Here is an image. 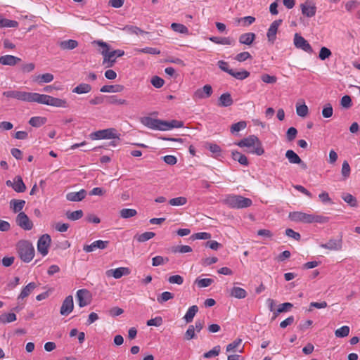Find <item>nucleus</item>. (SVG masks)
<instances>
[{
    "mask_svg": "<svg viewBox=\"0 0 360 360\" xmlns=\"http://www.w3.org/2000/svg\"><path fill=\"white\" fill-rule=\"evenodd\" d=\"M15 222L18 226L26 231L31 230L33 227L32 221L25 212L18 213L15 218Z\"/></svg>",
    "mask_w": 360,
    "mask_h": 360,
    "instance_id": "nucleus-7",
    "label": "nucleus"
},
{
    "mask_svg": "<svg viewBox=\"0 0 360 360\" xmlns=\"http://www.w3.org/2000/svg\"><path fill=\"white\" fill-rule=\"evenodd\" d=\"M285 158L291 164L301 163L302 160L299 155L292 150H288L285 153Z\"/></svg>",
    "mask_w": 360,
    "mask_h": 360,
    "instance_id": "nucleus-34",
    "label": "nucleus"
},
{
    "mask_svg": "<svg viewBox=\"0 0 360 360\" xmlns=\"http://www.w3.org/2000/svg\"><path fill=\"white\" fill-rule=\"evenodd\" d=\"M333 107L330 103L326 104L322 110V115L325 118H329L333 115Z\"/></svg>",
    "mask_w": 360,
    "mask_h": 360,
    "instance_id": "nucleus-63",
    "label": "nucleus"
},
{
    "mask_svg": "<svg viewBox=\"0 0 360 360\" xmlns=\"http://www.w3.org/2000/svg\"><path fill=\"white\" fill-rule=\"evenodd\" d=\"M73 309V297L72 295H68L65 297L62 303V306L60 309V314L62 316H68L72 311Z\"/></svg>",
    "mask_w": 360,
    "mask_h": 360,
    "instance_id": "nucleus-12",
    "label": "nucleus"
},
{
    "mask_svg": "<svg viewBox=\"0 0 360 360\" xmlns=\"http://www.w3.org/2000/svg\"><path fill=\"white\" fill-rule=\"evenodd\" d=\"M236 144L241 148L253 147V150L251 151V153L257 155H262L264 153V149L262 146V143L258 137L255 135H250L249 136L239 141Z\"/></svg>",
    "mask_w": 360,
    "mask_h": 360,
    "instance_id": "nucleus-1",
    "label": "nucleus"
},
{
    "mask_svg": "<svg viewBox=\"0 0 360 360\" xmlns=\"http://www.w3.org/2000/svg\"><path fill=\"white\" fill-rule=\"evenodd\" d=\"M137 214L135 209L124 208L120 211V215L122 218L128 219Z\"/></svg>",
    "mask_w": 360,
    "mask_h": 360,
    "instance_id": "nucleus-44",
    "label": "nucleus"
},
{
    "mask_svg": "<svg viewBox=\"0 0 360 360\" xmlns=\"http://www.w3.org/2000/svg\"><path fill=\"white\" fill-rule=\"evenodd\" d=\"M172 251L174 253H186L192 252V248L188 245H177L173 247Z\"/></svg>",
    "mask_w": 360,
    "mask_h": 360,
    "instance_id": "nucleus-54",
    "label": "nucleus"
},
{
    "mask_svg": "<svg viewBox=\"0 0 360 360\" xmlns=\"http://www.w3.org/2000/svg\"><path fill=\"white\" fill-rule=\"evenodd\" d=\"M214 282L212 278H202L196 279L195 283L198 285L199 288H205L210 286Z\"/></svg>",
    "mask_w": 360,
    "mask_h": 360,
    "instance_id": "nucleus-53",
    "label": "nucleus"
},
{
    "mask_svg": "<svg viewBox=\"0 0 360 360\" xmlns=\"http://www.w3.org/2000/svg\"><path fill=\"white\" fill-rule=\"evenodd\" d=\"M21 61L20 58L11 55H5L0 57V63L4 65L13 66Z\"/></svg>",
    "mask_w": 360,
    "mask_h": 360,
    "instance_id": "nucleus-22",
    "label": "nucleus"
},
{
    "mask_svg": "<svg viewBox=\"0 0 360 360\" xmlns=\"http://www.w3.org/2000/svg\"><path fill=\"white\" fill-rule=\"evenodd\" d=\"M256 35L253 32H248L243 34L239 37V42L241 44L251 45L255 39Z\"/></svg>",
    "mask_w": 360,
    "mask_h": 360,
    "instance_id": "nucleus-28",
    "label": "nucleus"
},
{
    "mask_svg": "<svg viewBox=\"0 0 360 360\" xmlns=\"http://www.w3.org/2000/svg\"><path fill=\"white\" fill-rule=\"evenodd\" d=\"M46 103L45 105H51L53 107L58 108H68V102L65 99H61L58 98H55L51 96L47 95L46 96Z\"/></svg>",
    "mask_w": 360,
    "mask_h": 360,
    "instance_id": "nucleus-16",
    "label": "nucleus"
},
{
    "mask_svg": "<svg viewBox=\"0 0 360 360\" xmlns=\"http://www.w3.org/2000/svg\"><path fill=\"white\" fill-rule=\"evenodd\" d=\"M155 233L154 232L147 231L141 234L135 235L134 238L140 243H143L153 238V237H155Z\"/></svg>",
    "mask_w": 360,
    "mask_h": 360,
    "instance_id": "nucleus-37",
    "label": "nucleus"
},
{
    "mask_svg": "<svg viewBox=\"0 0 360 360\" xmlns=\"http://www.w3.org/2000/svg\"><path fill=\"white\" fill-rule=\"evenodd\" d=\"M296 112L298 116L304 117L308 115L309 109L307 105L304 103L302 105H296Z\"/></svg>",
    "mask_w": 360,
    "mask_h": 360,
    "instance_id": "nucleus-49",
    "label": "nucleus"
},
{
    "mask_svg": "<svg viewBox=\"0 0 360 360\" xmlns=\"http://www.w3.org/2000/svg\"><path fill=\"white\" fill-rule=\"evenodd\" d=\"M205 147L212 153H213L214 158H217V157L221 155V149L219 145H217L216 143H207L205 144Z\"/></svg>",
    "mask_w": 360,
    "mask_h": 360,
    "instance_id": "nucleus-38",
    "label": "nucleus"
},
{
    "mask_svg": "<svg viewBox=\"0 0 360 360\" xmlns=\"http://www.w3.org/2000/svg\"><path fill=\"white\" fill-rule=\"evenodd\" d=\"M109 244V241L108 240H98L93 242L91 245H85L83 247V250L86 252H90L95 250L96 248L98 249H105Z\"/></svg>",
    "mask_w": 360,
    "mask_h": 360,
    "instance_id": "nucleus-14",
    "label": "nucleus"
},
{
    "mask_svg": "<svg viewBox=\"0 0 360 360\" xmlns=\"http://www.w3.org/2000/svg\"><path fill=\"white\" fill-rule=\"evenodd\" d=\"M233 103V98L229 93H224L220 96L218 105L220 107H229Z\"/></svg>",
    "mask_w": 360,
    "mask_h": 360,
    "instance_id": "nucleus-24",
    "label": "nucleus"
},
{
    "mask_svg": "<svg viewBox=\"0 0 360 360\" xmlns=\"http://www.w3.org/2000/svg\"><path fill=\"white\" fill-rule=\"evenodd\" d=\"M16 320V315L14 313H4L0 315V323H7L13 322Z\"/></svg>",
    "mask_w": 360,
    "mask_h": 360,
    "instance_id": "nucleus-42",
    "label": "nucleus"
},
{
    "mask_svg": "<svg viewBox=\"0 0 360 360\" xmlns=\"http://www.w3.org/2000/svg\"><path fill=\"white\" fill-rule=\"evenodd\" d=\"M342 198L351 207H356L358 205L356 198L350 193H342Z\"/></svg>",
    "mask_w": 360,
    "mask_h": 360,
    "instance_id": "nucleus-39",
    "label": "nucleus"
},
{
    "mask_svg": "<svg viewBox=\"0 0 360 360\" xmlns=\"http://www.w3.org/2000/svg\"><path fill=\"white\" fill-rule=\"evenodd\" d=\"M320 246L330 250H339L342 248V239H330L326 243H322Z\"/></svg>",
    "mask_w": 360,
    "mask_h": 360,
    "instance_id": "nucleus-20",
    "label": "nucleus"
},
{
    "mask_svg": "<svg viewBox=\"0 0 360 360\" xmlns=\"http://www.w3.org/2000/svg\"><path fill=\"white\" fill-rule=\"evenodd\" d=\"M174 297V295L170 292H163L157 297V301L160 304H163L164 302L172 300Z\"/></svg>",
    "mask_w": 360,
    "mask_h": 360,
    "instance_id": "nucleus-46",
    "label": "nucleus"
},
{
    "mask_svg": "<svg viewBox=\"0 0 360 360\" xmlns=\"http://www.w3.org/2000/svg\"><path fill=\"white\" fill-rule=\"evenodd\" d=\"M171 28L172 29L173 31H174L176 32L181 33V34H188L189 32L187 27H186L184 25L180 24V23L173 22L171 25Z\"/></svg>",
    "mask_w": 360,
    "mask_h": 360,
    "instance_id": "nucleus-45",
    "label": "nucleus"
},
{
    "mask_svg": "<svg viewBox=\"0 0 360 360\" xmlns=\"http://www.w3.org/2000/svg\"><path fill=\"white\" fill-rule=\"evenodd\" d=\"M51 241V239L49 234H44L39 238L37 242V250L43 256H46L48 254Z\"/></svg>",
    "mask_w": 360,
    "mask_h": 360,
    "instance_id": "nucleus-5",
    "label": "nucleus"
},
{
    "mask_svg": "<svg viewBox=\"0 0 360 360\" xmlns=\"http://www.w3.org/2000/svg\"><path fill=\"white\" fill-rule=\"evenodd\" d=\"M86 191L84 189H81L78 192H70L66 195V199L71 202H79L85 198Z\"/></svg>",
    "mask_w": 360,
    "mask_h": 360,
    "instance_id": "nucleus-19",
    "label": "nucleus"
},
{
    "mask_svg": "<svg viewBox=\"0 0 360 360\" xmlns=\"http://www.w3.org/2000/svg\"><path fill=\"white\" fill-rule=\"evenodd\" d=\"M213 93L212 88L210 84H205L203 87L198 89L193 94V98L195 100L209 98Z\"/></svg>",
    "mask_w": 360,
    "mask_h": 360,
    "instance_id": "nucleus-10",
    "label": "nucleus"
},
{
    "mask_svg": "<svg viewBox=\"0 0 360 360\" xmlns=\"http://www.w3.org/2000/svg\"><path fill=\"white\" fill-rule=\"evenodd\" d=\"M96 43L103 48L101 51V54L103 56V65H105V68L112 67L116 61V58L112 51H109L110 46L102 41H98Z\"/></svg>",
    "mask_w": 360,
    "mask_h": 360,
    "instance_id": "nucleus-4",
    "label": "nucleus"
},
{
    "mask_svg": "<svg viewBox=\"0 0 360 360\" xmlns=\"http://www.w3.org/2000/svg\"><path fill=\"white\" fill-rule=\"evenodd\" d=\"M84 215L82 210H78L74 212L68 211L65 213L66 217L71 221H76L81 219Z\"/></svg>",
    "mask_w": 360,
    "mask_h": 360,
    "instance_id": "nucleus-40",
    "label": "nucleus"
},
{
    "mask_svg": "<svg viewBox=\"0 0 360 360\" xmlns=\"http://www.w3.org/2000/svg\"><path fill=\"white\" fill-rule=\"evenodd\" d=\"M224 204L231 208L243 209L249 207L252 205L251 199L245 198L239 195H228L224 200Z\"/></svg>",
    "mask_w": 360,
    "mask_h": 360,
    "instance_id": "nucleus-3",
    "label": "nucleus"
},
{
    "mask_svg": "<svg viewBox=\"0 0 360 360\" xmlns=\"http://www.w3.org/2000/svg\"><path fill=\"white\" fill-rule=\"evenodd\" d=\"M135 51L137 53H144L152 55H158L160 53V51L156 48L146 47L143 49H135Z\"/></svg>",
    "mask_w": 360,
    "mask_h": 360,
    "instance_id": "nucleus-50",
    "label": "nucleus"
},
{
    "mask_svg": "<svg viewBox=\"0 0 360 360\" xmlns=\"http://www.w3.org/2000/svg\"><path fill=\"white\" fill-rule=\"evenodd\" d=\"M150 82L154 87L158 89L161 88L165 84L164 79L158 76H153Z\"/></svg>",
    "mask_w": 360,
    "mask_h": 360,
    "instance_id": "nucleus-60",
    "label": "nucleus"
},
{
    "mask_svg": "<svg viewBox=\"0 0 360 360\" xmlns=\"http://www.w3.org/2000/svg\"><path fill=\"white\" fill-rule=\"evenodd\" d=\"M24 200L13 199L10 201V208L14 213L22 212L21 210L23 209L25 205Z\"/></svg>",
    "mask_w": 360,
    "mask_h": 360,
    "instance_id": "nucleus-26",
    "label": "nucleus"
},
{
    "mask_svg": "<svg viewBox=\"0 0 360 360\" xmlns=\"http://www.w3.org/2000/svg\"><path fill=\"white\" fill-rule=\"evenodd\" d=\"M141 122L150 129H157L158 119H154L150 117H143L141 118Z\"/></svg>",
    "mask_w": 360,
    "mask_h": 360,
    "instance_id": "nucleus-36",
    "label": "nucleus"
},
{
    "mask_svg": "<svg viewBox=\"0 0 360 360\" xmlns=\"http://www.w3.org/2000/svg\"><path fill=\"white\" fill-rule=\"evenodd\" d=\"M230 295L238 299H243L247 296V292L242 288L233 287L231 290Z\"/></svg>",
    "mask_w": 360,
    "mask_h": 360,
    "instance_id": "nucleus-33",
    "label": "nucleus"
},
{
    "mask_svg": "<svg viewBox=\"0 0 360 360\" xmlns=\"http://www.w3.org/2000/svg\"><path fill=\"white\" fill-rule=\"evenodd\" d=\"M187 202V199L185 197H177L172 198L169 200V203L172 206L184 205Z\"/></svg>",
    "mask_w": 360,
    "mask_h": 360,
    "instance_id": "nucleus-55",
    "label": "nucleus"
},
{
    "mask_svg": "<svg viewBox=\"0 0 360 360\" xmlns=\"http://www.w3.org/2000/svg\"><path fill=\"white\" fill-rule=\"evenodd\" d=\"M250 72L247 70H243L240 72H236L233 69L229 75L239 80H243L250 76Z\"/></svg>",
    "mask_w": 360,
    "mask_h": 360,
    "instance_id": "nucleus-47",
    "label": "nucleus"
},
{
    "mask_svg": "<svg viewBox=\"0 0 360 360\" xmlns=\"http://www.w3.org/2000/svg\"><path fill=\"white\" fill-rule=\"evenodd\" d=\"M288 217L292 221L311 223L312 214L302 212H292L289 213Z\"/></svg>",
    "mask_w": 360,
    "mask_h": 360,
    "instance_id": "nucleus-8",
    "label": "nucleus"
},
{
    "mask_svg": "<svg viewBox=\"0 0 360 360\" xmlns=\"http://www.w3.org/2000/svg\"><path fill=\"white\" fill-rule=\"evenodd\" d=\"M209 39L215 44L223 45H231L235 43V40L230 37H211Z\"/></svg>",
    "mask_w": 360,
    "mask_h": 360,
    "instance_id": "nucleus-30",
    "label": "nucleus"
},
{
    "mask_svg": "<svg viewBox=\"0 0 360 360\" xmlns=\"http://www.w3.org/2000/svg\"><path fill=\"white\" fill-rule=\"evenodd\" d=\"M18 254L20 259L28 263L32 260L34 256V248L32 244L25 240H20L17 244Z\"/></svg>",
    "mask_w": 360,
    "mask_h": 360,
    "instance_id": "nucleus-2",
    "label": "nucleus"
},
{
    "mask_svg": "<svg viewBox=\"0 0 360 360\" xmlns=\"http://www.w3.org/2000/svg\"><path fill=\"white\" fill-rule=\"evenodd\" d=\"M198 311V307L197 305H193L190 307L186 313L184 319L186 323H191L193 321L194 316Z\"/></svg>",
    "mask_w": 360,
    "mask_h": 360,
    "instance_id": "nucleus-35",
    "label": "nucleus"
},
{
    "mask_svg": "<svg viewBox=\"0 0 360 360\" xmlns=\"http://www.w3.org/2000/svg\"><path fill=\"white\" fill-rule=\"evenodd\" d=\"M297 130L293 127H291L288 128L286 132V139L288 141H292L297 136Z\"/></svg>",
    "mask_w": 360,
    "mask_h": 360,
    "instance_id": "nucleus-58",
    "label": "nucleus"
},
{
    "mask_svg": "<svg viewBox=\"0 0 360 360\" xmlns=\"http://www.w3.org/2000/svg\"><path fill=\"white\" fill-rule=\"evenodd\" d=\"M92 89L90 84L86 83H81L72 89V92L77 94H83L89 93Z\"/></svg>",
    "mask_w": 360,
    "mask_h": 360,
    "instance_id": "nucleus-31",
    "label": "nucleus"
},
{
    "mask_svg": "<svg viewBox=\"0 0 360 360\" xmlns=\"http://www.w3.org/2000/svg\"><path fill=\"white\" fill-rule=\"evenodd\" d=\"M283 20L281 19L274 20L270 25L268 31H267V38L268 41L271 44H274L276 38V33L278 32V28L279 25L282 23Z\"/></svg>",
    "mask_w": 360,
    "mask_h": 360,
    "instance_id": "nucleus-13",
    "label": "nucleus"
},
{
    "mask_svg": "<svg viewBox=\"0 0 360 360\" xmlns=\"http://www.w3.org/2000/svg\"><path fill=\"white\" fill-rule=\"evenodd\" d=\"M62 50H72L78 46V41L74 39L61 41L58 43Z\"/></svg>",
    "mask_w": 360,
    "mask_h": 360,
    "instance_id": "nucleus-27",
    "label": "nucleus"
},
{
    "mask_svg": "<svg viewBox=\"0 0 360 360\" xmlns=\"http://www.w3.org/2000/svg\"><path fill=\"white\" fill-rule=\"evenodd\" d=\"M234 59L238 62H244L248 59H252V56L248 51L241 52L238 53Z\"/></svg>",
    "mask_w": 360,
    "mask_h": 360,
    "instance_id": "nucleus-56",
    "label": "nucleus"
},
{
    "mask_svg": "<svg viewBox=\"0 0 360 360\" xmlns=\"http://www.w3.org/2000/svg\"><path fill=\"white\" fill-rule=\"evenodd\" d=\"M53 75L51 73H45L43 75H39L36 77L34 81L38 82L39 84L41 83H49L53 80Z\"/></svg>",
    "mask_w": 360,
    "mask_h": 360,
    "instance_id": "nucleus-41",
    "label": "nucleus"
},
{
    "mask_svg": "<svg viewBox=\"0 0 360 360\" xmlns=\"http://www.w3.org/2000/svg\"><path fill=\"white\" fill-rule=\"evenodd\" d=\"M89 291L86 289H81L77 292V299L78 304L80 307H84L90 303V300H86Z\"/></svg>",
    "mask_w": 360,
    "mask_h": 360,
    "instance_id": "nucleus-21",
    "label": "nucleus"
},
{
    "mask_svg": "<svg viewBox=\"0 0 360 360\" xmlns=\"http://www.w3.org/2000/svg\"><path fill=\"white\" fill-rule=\"evenodd\" d=\"M18 25L19 24L16 20L3 18L1 27H18Z\"/></svg>",
    "mask_w": 360,
    "mask_h": 360,
    "instance_id": "nucleus-59",
    "label": "nucleus"
},
{
    "mask_svg": "<svg viewBox=\"0 0 360 360\" xmlns=\"http://www.w3.org/2000/svg\"><path fill=\"white\" fill-rule=\"evenodd\" d=\"M7 98H13L22 101H27V92L21 91H7L3 93Z\"/></svg>",
    "mask_w": 360,
    "mask_h": 360,
    "instance_id": "nucleus-17",
    "label": "nucleus"
},
{
    "mask_svg": "<svg viewBox=\"0 0 360 360\" xmlns=\"http://www.w3.org/2000/svg\"><path fill=\"white\" fill-rule=\"evenodd\" d=\"M46 94H40L38 93L27 92L26 102H37L45 105L46 101Z\"/></svg>",
    "mask_w": 360,
    "mask_h": 360,
    "instance_id": "nucleus-18",
    "label": "nucleus"
},
{
    "mask_svg": "<svg viewBox=\"0 0 360 360\" xmlns=\"http://www.w3.org/2000/svg\"><path fill=\"white\" fill-rule=\"evenodd\" d=\"M294 45L296 48L300 49L309 53H311L313 52L312 47L309 43L298 33H295V34Z\"/></svg>",
    "mask_w": 360,
    "mask_h": 360,
    "instance_id": "nucleus-6",
    "label": "nucleus"
},
{
    "mask_svg": "<svg viewBox=\"0 0 360 360\" xmlns=\"http://www.w3.org/2000/svg\"><path fill=\"white\" fill-rule=\"evenodd\" d=\"M330 50L326 47H322L319 51V57L321 60H324L331 56Z\"/></svg>",
    "mask_w": 360,
    "mask_h": 360,
    "instance_id": "nucleus-62",
    "label": "nucleus"
},
{
    "mask_svg": "<svg viewBox=\"0 0 360 360\" xmlns=\"http://www.w3.org/2000/svg\"><path fill=\"white\" fill-rule=\"evenodd\" d=\"M6 184L8 186L12 187L17 193H22L26 190V186L20 176H16L13 179V182L10 180L6 181Z\"/></svg>",
    "mask_w": 360,
    "mask_h": 360,
    "instance_id": "nucleus-11",
    "label": "nucleus"
},
{
    "mask_svg": "<svg viewBox=\"0 0 360 360\" xmlns=\"http://www.w3.org/2000/svg\"><path fill=\"white\" fill-rule=\"evenodd\" d=\"M231 156L235 161H238L242 165L248 166L249 164L247 157L238 151H232Z\"/></svg>",
    "mask_w": 360,
    "mask_h": 360,
    "instance_id": "nucleus-32",
    "label": "nucleus"
},
{
    "mask_svg": "<svg viewBox=\"0 0 360 360\" xmlns=\"http://www.w3.org/2000/svg\"><path fill=\"white\" fill-rule=\"evenodd\" d=\"M37 287V285L34 282L29 283L25 287H24L19 295L18 300H23L28 297L30 293Z\"/></svg>",
    "mask_w": 360,
    "mask_h": 360,
    "instance_id": "nucleus-25",
    "label": "nucleus"
},
{
    "mask_svg": "<svg viewBox=\"0 0 360 360\" xmlns=\"http://www.w3.org/2000/svg\"><path fill=\"white\" fill-rule=\"evenodd\" d=\"M108 103L110 104L127 105L128 102L125 99L118 98L117 96H111L108 97Z\"/></svg>",
    "mask_w": 360,
    "mask_h": 360,
    "instance_id": "nucleus-51",
    "label": "nucleus"
},
{
    "mask_svg": "<svg viewBox=\"0 0 360 360\" xmlns=\"http://www.w3.org/2000/svg\"><path fill=\"white\" fill-rule=\"evenodd\" d=\"M350 171H351V169H350V166H349V163L346 160L344 161L342 163V165L341 173L345 179H347L349 176Z\"/></svg>",
    "mask_w": 360,
    "mask_h": 360,
    "instance_id": "nucleus-61",
    "label": "nucleus"
},
{
    "mask_svg": "<svg viewBox=\"0 0 360 360\" xmlns=\"http://www.w3.org/2000/svg\"><path fill=\"white\" fill-rule=\"evenodd\" d=\"M349 330L350 329L349 326H343L335 331V335L337 338H345L349 335Z\"/></svg>",
    "mask_w": 360,
    "mask_h": 360,
    "instance_id": "nucleus-48",
    "label": "nucleus"
},
{
    "mask_svg": "<svg viewBox=\"0 0 360 360\" xmlns=\"http://www.w3.org/2000/svg\"><path fill=\"white\" fill-rule=\"evenodd\" d=\"M340 105L345 108H349L352 105L351 97L348 95L342 96L340 101Z\"/></svg>",
    "mask_w": 360,
    "mask_h": 360,
    "instance_id": "nucleus-64",
    "label": "nucleus"
},
{
    "mask_svg": "<svg viewBox=\"0 0 360 360\" xmlns=\"http://www.w3.org/2000/svg\"><path fill=\"white\" fill-rule=\"evenodd\" d=\"M46 122V118L42 117H32L29 120V124L34 127H39Z\"/></svg>",
    "mask_w": 360,
    "mask_h": 360,
    "instance_id": "nucleus-43",
    "label": "nucleus"
},
{
    "mask_svg": "<svg viewBox=\"0 0 360 360\" xmlns=\"http://www.w3.org/2000/svg\"><path fill=\"white\" fill-rule=\"evenodd\" d=\"M101 131V139H120V134H117V130L114 128H108L102 129Z\"/></svg>",
    "mask_w": 360,
    "mask_h": 360,
    "instance_id": "nucleus-23",
    "label": "nucleus"
},
{
    "mask_svg": "<svg viewBox=\"0 0 360 360\" xmlns=\"http://www.w3.org/2000/svg\"><path fill=\"white\" fill-rule=\"evenodd\" d=\"M131 271L127 267H119L115 269H110L106 271L107 276H113L115 278H120L123 276H127Z\"/></svg>",
    "mask_w": 360,
    "mask_h": 360,
    "instance_id": "nucleus-15",
    "label": "nucleus"
},
{
    "mask_svg": "<svg viewBox=\"0 0 360 360\" xmlns=\"http://www.w3.org/2000/svg\"><path fill=\"white\" fill-rule=\"evenodd\" d=\"M247 126V123L245 121H240L237 123H235L231 125V132L235 133L238 132L239 131L245 129Z\"/></svg>",
    "mask_w": 360,
    "mask_h": 360,
    "instance_id": "nucleus-52",
    "label": "nucleus"
},
{
    "mask_svg": "<svg viewBox=\"0 0 360 360\" xmlns=\"http://www.w3.org/2000/svg\"><path fill=\"white\" fill-rule=\"evenodd\" d=\"M302 13L307 18L314 17L316 12V6L314 3L307 0L304 3L300 4Z\"/></svg>",
    "mask_w": 360,
    "mask_h": 360,
    "instance_id": "nucleus-9",
    "label": "nucleus"
},
{
    "mask_svg": "<svg viewBox=\"0 0 360 360\" xmlns=\"http://www.w3.org/2000/svg\"><path fill=\"white\" fill-rule=\"evenodd\" d=\"M124 87L120 84H114V85H104L103 86L100 91L103 93L106 92H113V93H120L124 90Z\"/></svg>",
    "mask_w": 360,
    "mask_h": 360,
    "instance_id": "nucleus-29",
    "label": "nucleus"
},
{
    "mask_svg": "<svg viewBox=\"0 0 360 360\" xmlns=\"http://www.w3.org/2000/svg\"><path fill=\"white\" fill-rule=\"evenodd\" d=\"M219 352H220V346L217 345V346L214 347L212 349L208 351L207 352H205L203 354V356L205 358L209 359L212 356H218Z\"/></svg>",
    "mask_w": 360,
    "mask_h": 360,
    "instance_id": "nucleus-57",
    "label": "nucleus"
}]
</instances>
